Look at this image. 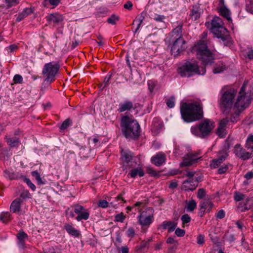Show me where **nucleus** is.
<instances>
[{
	"instance_id": "nucleus-1",
	"label": "nucleus",
	"mask_w": 253,
	"mask_h": 253,
	"mask_svg": "<svg viewBox=\"0 0 253 253\" xmlns=\"http://www.w3.org/2000/svg\"><path fill=\"white\" fill-rule=\"evenodd\" d=\"M207 36L208 32H204L201 35V40L191 49V52L196 54L197 59L205 66L211 64L214 59L213 53L208 48L210 42L207 39Z\"/></svg>"
},
{
	"instance_id": "nucleus-2",
	"label": "nucleus",
	"mask_w": 253,
	"mask_h": 253,
	"mask_svg": "<svg viewBox=\"0 0 253 253\" xmlns=\"http://www.w3.org/2000/svg\"><path fill=\"white\" fill-rule=\"evenodd\" d=\"M182 118L187 123L200 120L203 117L202 104L200 102L183 103L180 106Z\"/></svg>"
},
{
	"instance_id": "nucleus-3",
	"label": "nucleus",
	"mask_w": 253,
	"mask_h": 253,
	"mask_svg": "<svg viewBox=\"0 0 253 253\" xmlns=\"http://www.w3.org/2000/svg\"><path fill=\"white\" fill-rule=\"evenodd\" d=\"M121 126L123 135L129 139H135L140 135V126L138 122L128 116L122 118Z\"/></svg>"
},
{
	"instance_id": "nucleus-4",
	"label": "nucleus",
	"mask_w": 253,
	"mask_h": 253,
	"mask_svg": "<svg viewBox=\"0 0 253 253\" xmlns=\"http://www.w3.org/2000/svg\"><path fill=\"white\" fill-rule=\"evenodd\" d=\"M206 72V68L199 67L196 61H186L178 68V72L182 77H190L195 75H203Z\"/></svg>"
},
{
	"instance_id": "nucleus-5",
	"label": "nucleus",
	"mask_w": 253,
	"mask_h": 253,
	"mask_svg": "<svg viewBox=\"0 0 253 253\" xmlns=\"http://www.w3.org/2000/svg\"><path fill=\"white\" fill-rule=\"evenodd\" d=\"M214 123L208 119L204 120L198 125L192 126L191 131L193 134L201 138L208 137L214 127Z\"/></svg>"
},
{
	"instance_id": "nucleus-6",
	"label": "nucleus",
	"mask_w": 253,
	"mask_h": 253,
	"mask_svg": "<svg viewBox=\"0 0 253 253\" xmlns=\"http://www.w3.org/2000/svg\"><path fill=\"white\" fill-rule=\"evenodd\" d=\"M59 69L60 64L58 62H50L46 63L42 70V75L44 78L43 84L50 85L53 82Z\"/></svg>"
},
{
	"instance_id": "nucleus-7",
	"label": "nucleus",
	"mask_w": 253,
	"mask_h": 253,
	"mask_svg": "<svg viewBox=\"0 0 253 253\" xmlns=\"http://www.w3.org/2000/svg\"><path fill=\"white\" fill-rule=\"evenodd\" d=\"M223 22L219 17H214L210 22H207L205 23L207 28L211 31L217 38H220L223 41L226 40L225 33L226 29L222 26Z\"/></svg>"
},
{
	"instance_id": "nucleus-8",
	"label": "nucleus",
	"mask_w": 253,
	"mask_h": 253,
	"mask_svg": "<svg viewBox=\"0 0 253 253\" xmlns=\"http://www.w3.org/2000/svg\"><path fill=\"white\" fill-rule=\"evenodd\" d=\"M246 84L244 83L239 93V96L235 103L233 110L235 112L236 116L240 115V113L245 110L251 103L249 96L246 95L245 92Z\"/></svg>"
},
{
	"instance_id": "nucleus-9",
	"label": "nucleus",
	"mask_w": 253,
	"mask_h": 253,
	"mask_svg": "<svg viewBox=\"0 0 253 253\" xmlns=\"http://www.w3.org/2000/svg\"><path fill=\"white\" fill-rule=\"evenodd\" d=\"M236 91L234 89H230L224 92L221 98V106L224 109V111L227 113L229 109L233 106L234 99Z\"/></svg>"
},
{
	"instance_id": "nucleus-10",
	"label": "nucleus",
	"mask_w": 253,
	"mask_h": 253,
	"mask_svg": "<svg viewBox=\"0 0 253 253\" xmlns=\"http://www.w3.org/2000/svg\"><path fill=\"white\" fill-rule=\"evenodd\" d=\"M138 216V223L143 227H149L154 220V210L152 208H148L145 211H140Z\"/></svg>"
},
{
	"instance_id": "nucleus-11",
	"label": "nucleus",
	"mask_w": 253,
	"mask_h": 253,
	"mask_svg": "<svg viewBox=\"0 0 253 253\" xmlns=\"http://www.w3.org/2000/svg\"><path fill=\"white\" fill-rule=\"evenodd\" d=\"M173 43L171 47V52L174 56H176L180 54L182 52L184 51L186 49V42L183 38H178L174 41H172Z\"/></svg>"
},
{
	"instance_id": "nucleus-12",
	"label": "nucleus",
	"mask_w": 253,
	"mask_h": 253,
	"mask_svg": "<svg viewBox=\"0 0 253 253\" xmlns=\"http://www.w3.org/2000/svg\"><path fill=\"white\" fill-rule=\"evenodd\" d=\"M198 154L188 153L183 159V161L180 166L189 167L197 163L198 160L201 158H198Z\"/></svg>"
},
{
	"instance_id": "nucleus-13",
	"label": "nucleus",
	"mask_w": 253,
	"mask_h": 253,
	"mask_svg": "<svg viewBox=\"0 0 253 253\" xmlns=\"http://www.w3.org/2000/svg\"><path fill=\"white\" fill-rule=\"evenodd\" d=\"M234 153L238 157L243 160H247L251 157V154L247 152L239 144L235 146Z\"/></svg>"
},
{
	"instance_id": "nucleus-14",
	"label": "nucleus",
	"mask_w": 253,
	"mask_h": 253,
	"mask_svg": "<svg viewBox=\"0 0 253 253\" xmlns=\"http://www.w3.org/2000/svg\"><path fill=\"white\" fill-rule=\"evenodd\" d=\"M45 19L49 24L53 23L54 26H56L64 20V17L58 13H54L47 15Z\"/></svg>"
},
{
	"instance_id": "nucleus-15",
	"label": "nucleus",
	"mask_w": 253,
	"mask_h": 253,
	"mask_svg": "<svg viewBox=\"0 0 253 253\" xmlns=\"http://www.w3.org/2000/svg\"><path fill=\"white\" fill-rule=\"evenodd\" d=\"M198 180H186L183 181L181 189L185 191H193L196 189L198 186Z\"/></svg>"
},
{
	"instance_id": "nucleus-16",
	"label": "nucleus",
	"mask_w": 253,
	"mask_h": 253,
	"mask_svg": "<svg viewBox=\"0 0 253 253\" xmlns=\"http://www.w3.org/2000/svg\"><path fill=\"white\" fill-rule=\"evenodd\" d=\"M166 156L165 154L160 152L151 158V162L156 166H162L166 162Z\"/></svg>"
},
{
	"instance_id": "nucleus-17",
	"label": "nucleus",
	"mask_w": 253,
	"mask_h": 253,
	"mask_svg": "<svg viewBox=\"0 0 253 253\" xmlns=\"http://www.w3.org/2000/svg\"><path fill=\"white\" fill-rule=\"evenodd\" d=\"M23 200L21 198H16L11 203L10 211L13 213H19L21 212V207L23 205Z\"/></svg>"
},
{
	"instance_id": "nucleus-18",
	"label": "nucleus",
	"mask_w": 253,
	"mask_h": 253,
	"mask_svg": "<svg viewBox=\"0 0 253 253\" xmlns=\"http://www.w3.org/2000/svg\"><path fill=\"white\" fill-rule=\"evenodd\" d=\"M163 127V124L159 119L155 118L152 122L151 130L154 135L160 133Z\"/></svg>"
},
{
	"instance_id": "nucleus-19",
	"label": "nucleus",
	"mask_w": 253,
	"mask_h": 253,
	"mask_svg": "<svg viewBox=\"0 0 253 253\" xmlns=\"http://www.w3.org/2000/svg\"><path fill=\"white\" fill-rule=\"evenodd\" d=\"M16 237L19 247L22 249L25 248V241L28 238V235L23 230H20L17 234Z\"/></svg>"
},
{
	"instance_id": "nucleus-20",
	"label": "nucleus",
	"mask_w": 253,
	"mask_h": 253,
	"mask_svg": "<svg viewBox=\"0 0 253 253\" xmlns=\"http://www.w3.org/2000/svg\"><path fill=\"white\" fill-rule=\"evenodd\" d=\"M119 106L118 111L120 113H122L126 111L130 110L133 108V104L131 101L126 100L124 102L120 103Z\"/></svg>"
},
{
	"instance_id": "nucleus-21",
	"label": "nucleus",
	"mask_w": 253,
	"mask_h": 253,
	"mask_svg": "<svg viewBox=\"0 0 253 253\" xmlns=\"http://www.w3.org/2000/svg\"><path fill=\"white\" fill-rule=\"evenodd\" d=\"M239 208L242 212H244L253 208V198H248L244 203H240Z\"/></svg>"
},
{
	"instance_id": "nucleus-22",
	"label": "nucleus",
	"mask_w": 253,
	"mask_h": 253,
	"mask_svg": "<svg viewBox=\"0 0 253 253\" xmlns=\"http://www.w3.org/2000/svg\"><path fill=\"white\" fill-rule=\"evenodd\" d=\"M34 8L32 7L25 8L23 10L19 13L16 17V21L19 22L27 17L28 15L34 12Z\"/></svg>"
},
{
	"instance_id": "nucleus-23",
	"label": "nucleus",
	"mask_w": 253,
	"mask_h": 253,
	"mask_svg": "<svg viewBox=\"0 0 253 253\" xmlns=\"http://www.w3.org/2000/svg\"><path fill=\"white\" fill-rule=\"evenodd\" d=\"M227 156V154L223 152L220 156H218L217 159L213 160L210 165V166L212 169L217 168L226 159Z\"/></svg>"
},
{
	"instance_id": "nucleus-24",
	"label": "nucleus",
	"mask_w": 253,
	"mask_h": 253,
	"mask_svg": "<svg viewBox=\"0 0 253 253\" xmlns=\"http://www.w3.org/2000/svg\"><path fill=\"white\" fill-rule=\"evenodd\" d=\"M170 40L171 41H174L178 38L182 37V26L178 25L174 28L170 33Z\"/></svg>"
},
{
	"instance_id": "nucleus-25",
	"label": "nucleus",
	"mask_w": 253,
	"mask_h": 253,
	"mask_svg": "<svg viewBox=\"0 0 253 253\" xmlns=\"http://www.w3.org/2000/svg\"><path fill=\"white\" fill-rule=\"evenodd\" d=\"M64 228L66 230L68 233L75 237H79L81 236V232L79 230L74 228L72 225L68 223L65 224Z\"/></svg>"
},
{
	"instance_id": "nucleus-26",
	"label": "nucleus",
	"mask_w": 253,
	"mask_h": 253,
	"mask_svg": "<svg viewBox=\"0 0 253 253\" xmlns=\"http://www.w3.org/2000/svg\"><path fill=\"white\" fill-rule=\"evenodd\" d=\"M201 13L200 5L196 4L193 6L190 16L193 20H196L200 17Z\"/></svg>"
},
{
	"instance_id": "nucleus-27",
	"label": "nucleus",
	"mask_w": 253,
	"mask_h": 253,
	"mask_svg": "<svg viewBox=\"0 0 253 253\" xmlns=\"http://www.w3.org/2000/svg\"><path fill=\"white\" fill-rule=\"evenodd\" d=\"M3 173L4 176L6 178H9L10 180L17 179L23 177V175L18 173L11 172L7 169L4 170Z\"/></svg>"
},
{
	"instance_id": "nucleus-28",
	"label": "nucleus",
	"mask_w": 253,
	"mask_h": 253,
	"mask_svg": "<svg viewBox=\"0 0 253 253\" xmlns=\"http://www.w3.org/2000/svg\"><path fill=\"white\" fill-rule=\"evenodd\" d=\"M177 223L171 221H164L163 222V228L166 229L168 228L169 232H173L176 228Z\"/></svg>"
},
{
	"instance_id": "nucleus-29",
	"label": "nucleus",
	"mask_w": 253,
	"mask_h": 253,
	"mask_svg": "<svg viewBox=\"0 0 253 253\" xmlns=\"http://www.w3.org/2000/svg\"><path fill=\"white\" fill-rule=\"evenodd\" d=\"M226 69V66L221 61L216 63L213 68V72L214 74L220 73Z\"/></svg>"
},
{
	"instance_id": "nucleus-30",
	"label": "nucleus",
	"mask_w": 253,
	"mask_h": 253,
	"mask_svg": "<svg viewBox=\"0 0 253 253\" xmlns=\"http://www.w3.org/2000/svg\"><path fill=\"white\" fill-rule=\"evenodd\" d=\"M220 14L225 18L227 20L231 21L230 11V10L224 5H222L219 9Z\"/></svg>"
},
{
	"instance_id": "nucleus-31",
	"label": "nucleus",
	"mask_w": 253,
	"mask_h": 253,
	"mask_svg": "<svg viewBox=\"0 0 253 253\" xmlns=\"http://www.w3.org/2000/svg\"><path fill=\"white\" fill-rule=\"evenodd\" d=\"M128 174L131 177L134 178L137 175H138L140 177L144 176V172L142 169L141 168L138 167L137 168L132 169Z\"/></svg>"
},
{
	"instance_id": "nucleus-32",
	"label": "nucleus",
	"mask_w": 253,
	"mask_h": 253,
	"mask_svg": "<svg viewBox=\"0 0 253 253\" xmlns=\"http://www.w3.org/2000/svg\"><path fill=\"white\" fill-rule=\"evenodd\" d=\"M213 204L209 198H205L203 201L200 202V206L202 209H206L210 206V208L213 207Z\"/></svg>"
},
{
	"instance_id": "nucleus-33",
	"label": "nucleus",
	"mask_w": 253,
	"mask_h": 253,
	"mask_svg": "<svg viewBox=\"0 0 253 253\" xmlns=\"http://www.w3.org/2000/svg\"><path fill=\"white\" fill-rule=\"evenodd\" d=\"M6 141L10 147H17L19 143V139L16 137H6Z\"/></svg>"
},
{
	"instance_id": "nucleus-34",
	"label": "nucleus",
	"mask_w": 253,
	"mask_h": 253,
	"mask_svg": "<svg viewBox=\"0 0 253 253\" xmlns=\"http://www.w3.org/2000/svg\"><path fill=\"white\" fill-rule=\"evenodd\" d=\"M89 216V213L87 211V210L83 211V212L79 213L78 216L76 217L77 221H80L82 220H87L88 219Z\"/></svg>"
},
{
	"instance_id": "nucleus-35",
	"label": "nucleus",
	"mask_w": 253,
	"mask_h": 253,
	"mask_svg": "<svg viewBox=\"0 0 253 253\" xmlns=\"http://www.w3.org/2000/svg\"><path fill=\"white\" fill-rule=\"evenodd\" d=\"M197 203L194 200H191L187 203L186 210L187 211H192L196 208Z\"/></svg>"
},
{
	"instance_id": "nucleus-36",
	"label": "nucleus",
	"mask_w": 253,
	"mask_h": 253,
	"mask_svg": "<svg viewBox=\"0 0 253 253\" xmlns=\"http://www.w3.org/2000/svg\"><path fill=\"white\" fill-rule=\"evenodd\" d=\"M31 174L35 178L38 184L41 185L44 184V182L42 180V179L41 177L40 173L37 170L32 171Z\"/></svg>"
},
{
	"instance_id": "nucleus-37",
	"label": "nucleus",
	"mask_w": 253,
	"mask_h": 253,
	"mask_svg": "<svg viewBox=\"0 0 253 253\" xmlns=\"http://www.w3.org/2000/svg\"><path fill=\"white\" fill-rule=\"evenodd\" d=\"M10 215L9 212H2L0 215V220L3 222H7L10 220Z\"/></svg>"
},
{
	"instance_id": "nucleus-38",
	"label": "nucleus",
	"mask_w": 253,
	"mask_h": 253,
	"mask_svg": "<svg viewBox=\"0 0 253 253\" xmlns=\"http://www.w3.org/2000/svg\"><path fill=\"white\" fill-rule=\"evenodd\" d=\"M72 207H74V212L78 214L86 210L84 207L78 204L74 205L72 206Z\"/></svg>"
},
{
	"instance_id": "nucleus-39",
	"label": "nucleus",
	"mask_w": 253,
	"mask_h": 253,
	"mask_svg": "<svg viewBox=\"0 0 253 253\" xmlns=\"http://www.w3.org/2000/svg\"><path fill=\"white\" fill-rule=\"evenodd\" d=\"M132 154L130 152L126 153L124 152L122 153V159L123 161L126 162V163H128L132 159Z\"/></svg>"
},
{
	"instance_id": "nucleus-40",
	"label": "nucleus",
	"mask_w": 253,
	"mask_h": 253,
	"mask_svg": "<svg viewBox=\"0 0 253 253\" xmlns=\"http://www.w3.org/2000/svg\"><path fill=\"white\" fill-rule=\"evenodd\" d=\"M72 124V121L70 118L66 119L61 125L60 128L62 130L66 129L69 126Z\"/></svg>"
},
{
	"instance_id": "nucleus-41",
	"label": "nucleus",
	"mask_w": 253,
	"mask_h": 253,
	"mask_svg": "<svg viewBox=\"0 0 253 253\" xmlns=\"http://www.w3.org/2000/svg\"><path fill=\"white\" fill-rule=\"evenodd\" d=\"M146 14V13L145 12H142L140 15H137V17L135 18V20H134L133 24H134L135 22H137L139 24H141L145 18Z\"/></svg>"
},
{
	"instance_id": "nucleus-42",
	"label": "nucleus",
	"mask_w": 253,
	"mask_h": 253,
	"mask_svg": "<svg viewBox=\"0 0 253 253\" xmlns=\"http://www.w3.org/2000/svg\"><path fill=\"white\" fill-rule=\"evenodd\" d=\"M246 147L249 149L253 148V135H249L246 141Z\"/></svg>"
},
{
	"instance_id": "nucleus-43",
	"label": "nucleus",
	"mask_w": 253,
	"mask_h": 253,
	"mask_svg": "<svg viewBox=\"0 0 253 253\" xmlns=\"http://www.w3.org/2000/svg\"><path fill=\"white\" fill-rule=\"evenodd\" d=\"M119 20V17L115 14H112L107 19L108 23L111 24H115L117 21Z\"/></svg>"
},
{
	"instance_id": "nucleus-44",
	"label": "nucleus",
	"mask_w": 253,
	"mask_h": 253,
	"mask_svg": "<svg viewBox=\"0 0 253 253\" xmlns=\"http://www.w3.org/2000/svg\"><path fill=\"white\" fill-rule=\"evenodd\" d=\"M181 220H182L183 227H184L185 224L189 223L191 221V218L188 214H184L182 215Z\"/></svg>"
},
{
	"instance_id": "nucleus-45",
	"label": "nucleus",
	"mask_w": 253,
	"mask_h": 253,
	"mask_svg": "<svg viewBox=\"0 0 253 253\" xmlns=\"http://www.w3.org/2000/svg\"><path fill=\"white\" fill-rule=\"evenodd\" d=\"M126 218V216L123 212L117 214L115 216V220L117 222H123Z\"/></svg>"
},
{
	"instance_id": "nucleus-46",
	"label": "nucleus",
	"mask_w": 253,
	"mask_h": 253,
	"mask_svg": "<svg viewBox=\"0 0 253 253\" xmlns=\"http://www.w3.org/2000/svg\"><path fill=\"white\" fill-rule=\"evenodd\" d=\"M5 4L7 8L17 5L19 3L18 0H5Z\"/></svg>"
},
{
	"instance_id": "nucleus-47",
	"label": "nucleus",
	"mask_w": 253,
	"mask_h": 253,
	"mask_svg": "<svg viewBox=\"0 0 253 253\" xmlns=\"http://www.w3.org/2000/svg\"><path fill=\"white\" fill-rule=\"evenodd\" d=\"M111 77H112V75L109 74H107L105 76V77L104 79V81H103V84H104V85L102 86V89H103L105 87H106L109 84V81H110Z\"/></svg>"
},
{
	"instance_id": "nucleus-48",
	"label": "nucleus",
	"mask_w": 253,
	"mask_h": 253,
	"mask_svg": "<svg viewBox=\"0 0 253 253\" xmlns=\"http://www.w3.org/2000/svg\"><path fill=\"white\" fill-rule=\"evenodd\" d=\"M13 81L15 84H21L23 81V78L21 75L16 74L14 76Z\"/></svg>"
},
{
	"instance_id": "nucleus-49",
	"label": "nucleus",
	"mask_w": 253,
	"mask_h": 253,
	"mask_svg": "<svg viewBox=\"0 0 253 253\" xmlns=\"http://www.w3.org/2000/svg\"><path fill=\"white\" fill-rule=\"evenodd\" d=\"M228 122L229 120L227 118L223 119L222 120H221L219 123V126L218 127V128H219V130H221V129L224 128Z\"/></svg>"
},
{
	"instance_id": "nucleus-50",
	"label": "nucleus",
	"mask_w": 253,
	"mask_h": 253,
	"mask_svg": "<svg viewBox=\"0 0 253 253\" xmlns=\"http://www.w3.org/2000/svg\"><path fill=\"white\" fill-rule=\"evenodd\" d=\"M228 169V166L227 165L224 164L218 169V172L219 174H223Z\"/></svg>"
},
{
	"instance_id": "nucleus-51",
	"label": "nucleus",
	"mask_w": 253,
	"mask_h": 253,
	"mask_svg": "<svg viewBox=\"0 0 253 253\" xmlns=\"http://www.w3.org/2000/svg\"><path fill=\"white\" fill-rule=\"evenodd\" d=\"M206 194V190L203 188L199 189L197 193V197L199 199H203Z\"/></svg>"
},
{
	"instance_id": "nucleus-52",
	"label": "nucleus",
	"mask_w": 253,
	"mask_h": 253,
	"mask_svg": "<svg viewBox=\"0 0 253 253\" xmlns=\"http://www.w3.org/2000/svg\"><path fill=\"white\" fill-rule=\"evenodd\" d=\"M167 105L169 108H172L174 106V98L171 97L167 101Z\"/></svg>"
},
{
	"instance_id": "nucleus-53",
	"label": "nucleus",
	"mask_w": 253,
	"mask_h": 253,
	"mask_svg": "<svg viewBox=\"0 0 253 253\" xmlns=\"http://www.w3.org/2000/svg\"><path fill=\"white\" fill-rule=\"evenodd\" d=\"M152 239L150 238L147 240V241L143 240L140 243V245L139 246V249H142L147 247L149 244V243L151 241Z\"/></svg>"
},
{
	"instance_id": "nucleus-54",
	"label": "nucleus",
	"mask_w": 253,
	"mask_h": 253,
	"mask_svg": "<svg viewBox=\"0 0 253 253\" xmlns=\"http://www.w3.org/2000/svg\"><path fill=\"white\" fill-rule=\"evenodd\" d=\"M99 207L106 208L108 207V202L105 200H100L98 203Z\"/></svg>"
},
{
	"instance_id": "nucleus-55",
	"label": "nucleus",
	"mask_w": 253,
	"mask_h": 253,
	"mask_svg": "<svg viewBox=\"0 0 253 253\" xmlns=\"http://www.w3.org/2000/svg\"><path fill=\"white\" fill-rule=\"evenodd\" d=\"M244 194L236 192L235 194L234 199L236 201H240L245 198Z\"/></svg>"
},
{
	"instance_id": "nucleus-56",
	"label": "nucleus",
	"mask_w": 253,
	"mask_h": 253,
	"mask_svg": "<svg viewBox=\"0 0 253 253\" xmlns=\"http://www.w3.org/2000/svg\"><path fill=\"white\" fill-rule=\"evenodd\" d=\"M24 181L26 182L28 186L31 188L33 191H35L36 189L35 185L31 181L30 179L27 178H25Z\"/></svg>"
},
{
	"instance_id": "nucleus-57",
	"label": "nucleus",
	"mask_w": 253,
	"mask_h": 253,
	"mask_svg": "<svg viewBox=\"0 0 253 253\" xmlns=\"http://www.w3.org/2000/svg\"><path fill=\"white\" fill-rule=\"evenodd\" d=\"M135 231L134 228L130 227L128 229L126 232V235L128 237L132 238L134 236Z\"/></svg>"
},
{
	"instance_id": "nucleus-58",
	"label": "nucleus",
	"mask_w": 253,
	"mask_h": 253,
	"mask_svg": "<svg viewBox=\"0 0 253 253\" xmlns=\"http://www.w3.org/2000/svg\"><path fill=\"white\" fill-rule=\"evenodd\" d=\"M175 234L178 237H183L185 235V231L183 229L178 228L175 230Z\"/></svg>"
},
{
	"instance_id": "nucleus-59",
	"label": "nucleus",
	"mask_w": 253,
	"mask_h": 253,
	"mask_svg": "<svg viewBox=\"0 0 253 253\" xmlns=\"http://www.w3.org/2000/svg\"><path fill=\"white\" fill-rule=\"evenodd\" d=\"M153 19L157 22H163L165 19V16L161 15H156Z\"/></svg>"
},
{
	"instance_id": "nucleus-60",
	"label": "nucleus",
	"mask_w": 253,
	"mask_h": 253,
	"mask_svg": "<svg viewBox=\"0 0 253 253\" xmlns=\"http://www.w3.org/2000/svg\"><path fill=\"white\" fill-rule=\"evenodd\" d=\"M216 133L220 137L224 138L225 137L226 133L224 128L221 129V130H219V128H217Z\"/></svg>"
},
{
	"instance_id": "nucleus-61",
	"label": "nucleus",
	"mask_w": 253,
	"mask_h": 253,
	"mask_svg": "<svg viewBox=\"0 0 253 253\" xmlns=\"http://www.w3.org/2000/svg\"><path fill=\"white\" fill-rule=\"evenodd\" d=\"M148 89L150 92H152L155 88V83L151 80H149L148 81Z\"/></svg>"
},
{
	"instance_id": "nucleus-62",
	"label": "nucleus",
	"mask_w": 253,
	"mask_h": 253,
	"mask_svg": "<svg viewBox=\"0 0 253 253\" xmlns=\"http://www.w3.org/2000/svg\"><path fill=\"white\" fill-rule=\"evenodd\" d=\"M225 212L223 210H221L218 211L216 215V217L219 219H222L225 217Z\"/></svg>"
},
{
	"instance_id": "nucleus-63",
	"label": "nucleus",
	"mask_w": 253,
	"mask_h": 253,
	"mask_svg": "<svg viewBox=\"0 0 253 253\" xmlns=\"http://www.w3.org/2000/svg\"><path fill=\"white\" fill-rule=\"evenodd\" d=\"M146 171L148 173L151 174L152 176H156L157 175L156 171H155L151 167H147L146 169Z\"/></svg>"
},
{
	"instance_id": "nucleus-64",
	"label": "nucleus",
	"mask_w": 253,
	"mask_h": 253,
	"mask_svg": "<svg viewBox=\"0 0 253 253\" xmlns=\"http://www.w3.org/2000/svg\"><path fill=\"white\" fill-rule=\"evenodd\" d=\"M44 253H56L55 250L52 247H49L44 249Z\"/></svg>"
}]
</instances>
